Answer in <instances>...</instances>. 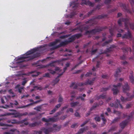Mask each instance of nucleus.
<instances>
[{"instance_id":"f257e3e1","label":"nucleus","mask_w":134,"mask_h":134,"mask_svg":"<svg viewBox=\"0 0 134 134\" xmlns=\"http://www.w3.org/2000/svg\"><path fill=\"white\" fill-rule=\"evenodd\" d=\"M40 50V48H37L28 51L22 56L15 58V60L16 61V63H18L24 61L29 60L35 57H38L39 55H36L35 56H32V55L33 53L37 52Z\"/></svg>"},{"instance_id":"f03ea898","label":"nucleus","mask_w":134,"mask_h":134,"mask_svg":"<svg viewBox=\"0 0 134 134\" xmlns=\"http://www.w3.org/2000/svg\"><path fill=\"white\" fill-rule=\"evenodd\" d=\"M81 36V35L80 34H77L76 35H75L72 36L70 38V39H71V40H69L68 41H65L64 42H61L60 44L57 46L56 48H58L60 46H64L67 43H68L69 42H71L73 41L76 38H78L80 36Z\"/></svg>"},{"instance_id":"7ed1b4c3","label":"nucleus","mask_w":134,"mask_h":134,"mask_svg":"<svg viewBox=\"0 0 134 134\" xmlns=\"http://www.w3.org/2000/svg\"><path fill=\"white\" fill-rule=\"evenodd\" d=\"M122 21L125 22V26L126 28H127L128 26L129 25L131 29H134V25L133 24H130L128 22H127L126 20L125 19H119L118 21V24L119 25L121 24V23Z\"/></svg>"},{"instance_id":"20e7f679","label":"nucleus","mask_w":134,"mask_h":134,"mask_svg":"<svg viewBox=\"0 0 134 134\" xmlns=\"http://www.w3.org/2000/svg\"><path fill=\"white\" fill-rule=\"evenodd\" d=\"M70 64L69 63H67L66 64V67L64 68L63 69V70L62 71V70L60 69V68H59L58 67H56L55 68V71L57 72H60L61 73V74H60V75L61 76L62 75L63 73L65 71V70L66 69V67H68L69 66Z\"/></svg>"},{"instance_id":"39448f33","label":"nucleus","mask_w":134,"mask_h":134,"mask_svg":"<svg viewBox=\"0 0 134 134\" xmlns=\"http://www.w3.org/2000/svg\"><path fill=\"white\" fill-rule=\"evenodd\" d=\"M120 85L121 84L119 83L117 86L115 85L113 86V88L112 89V90L114 94H116L118 92V89Z\"/></svg>"},{"instance_id":"423d86ee","label":"nucleus","mask_w":134,"mask_h":134,"mask_svg":"<svg viewBox=\"0 0 134 134\" xmlns=\"http://www.w3.org/2000/svg\"><path fill=\"white\" fill-rule=\"evenodd\" d=\"M26 114H20L18 113H17L16 111H15L14 113H9L8 114V115H14V117H17L21 116L24 115Z\"/></svg>"},{"instance_id":"0eeeda50","label":"nucleus","mask_w":134,"mask_h":134,"mask_svg":"<svg viewBox=\"0 0 134 134\" xmlns=\"http://www.w3.org/2000/svg\"><path fill=\"white\" fill-rule=\"evenodd\" d=\"M117 103L114 104H111L110 105L111 106L114 107L115 108H117L120 107V108H122V106L120 104L119 101L118 100H117Z\"/></svg>"},{"instance_id":"6e6552de","label":"nucleus","mask_w":134,"mask_h":134,"mask_svg":"<svg viewBox=\"0 0 134 134\" xmlns=\"http://www.w3.org/2000/svg\"><path fill=\"white\" fill-rule=\"evenodd\" d=\"M129 87L128 85V83H126L125 84V85L123 87V91L125 92L129 91Z\"/></svg>"},{"instance_id":"1a4fd4ad","label":"nucleus","mask_w":134,"mask_h":134,"mask_svg":"<svg viewBox=\"0 0 134 134\" xmlns=\"http://www.w3.org/2000/svg\"><path fill=\"white\" fill-rule=\"evenodd\" d=\"M18 131L16 130H12L10 131L9 132H5L4 134H17Z\"/></svg>"},{"instance_id":"9d476101","label":"nucleus","mask_w":134,"mask_h":134,"mask_svg":"<svg viewBox=\"0 0 134 134\" xmlns=\"http://www.w3.org/2000/svg\"><path fill=\"white\" fill-rule=\"evenodd\" d=\"M42 120L43 121L47 122L50 121H54L55 120L53 118H50L49 119H46L45 118H43L42 119Z\"/></svg>"},{"instance_id":"9b49d317","label":"nucleus","mask_w":134,"mask_h":134,"mask_svg":"<svg viewBox=\"0 0 134 134\" xmlns=\"http://www.w3.org/2000/svg\"><path fill=\"white\" fill-rule=\"evenodd\" d=\"M24 88V87H20V85L19 84L17 85L15 87V88H18L19 92L20 93H21L22 90H23Z\"/></svg>"},{"instance_id":"f8f14e48","label":"nucleus","mask_w":134,"mask_h":134,"mask_svg":"<svg viewBox=\"0 0 134 134\" xmlns=\"http://www.w3.org/2000/svg\"><path fill=\"white\" fill-rule=\"evenodd\" d=\"M66 59H62L61 60H59L58 62H57L55 63H54V64H53V65H54V64H60L61 65H63V63H64V61L63 60H66ZM51 66L52 65V64H51L50 65Z\"/></svg>"},{"instance_id":"ddd939ff","label":"nucleus","mask_w":134,"mask_h":134,"mask_svg":"<svg viewBox=\"0 0 134 134\" xmlns=\"http://www.w3.org/2000/svg\"><path fill=\"white\" fill-rule=\"evenodd\" d=\"M88 4L90 6H92L93 5V4L91 2L88 1L87 2L85 0H83L82 1V4Z\"/></svg>"},{"instance_id":"4468645a","label":"nucleus","mask_w":134,"mask_h":134,"mask_svg":"<svg viewBox=\"0 0 134 134\" xmlns=\"http://www.w3.org/2000/svg\"><path fill=\"white\" fill-rule=\"evenodd\" d=\"M99 31L97 29H96L94 30H92L91 32H89V31H88L87 32V33H95L97 32H98Z\"/></svg>"},{"instance_id":"2eb2a0df","label":"nucleus","mask_w":134,"mask_h":134,"mask_svg":"<svg viewBox=\"0 0 134 134\" xmlns=\"http://www.w3.org/2000/svg\"><path fill=\"white\" fill-rule=\"evenodd\" d=\"M34 89L39 90H40L42 89V88L41 86H35L34 87Z\"/></svg>"},{"instance_id":"dca6fc26","label":"nucleus","mask_w":134,"mask_h":134,"mask_svg":"<svg viewBox=\"0 0 134 134\" xmlns=\"http://www.w3.org/2000/svg\"><path fill=\"white\" fill-rule=\"evenodd\" d=\"M59 41V40H57L55 42L51 43V46H53L57 44V43Z\"/></svg>"},{"instance_id":"f3484780","label":"nucleus","mask_w":134,"mask_h":134,"mask_svg":"<svg viewBox=\"0 0 134 134\" xmlns=\"http://www.w3.org/2000/svg\"><path fill=\"white\" fill-rule=\"evenodd\" d=\"M61 105L60 104H59L58 105H56V106H55V108H54V109H53L52 111V113H53V112H54L55 110H56V109H55V108H57V109L58 108H59L60 106Z\"/></svg>"},{"instance_id":"a211bd4d","label":"nucleus","mask_w":134,"mask_h":134,"mask_svg":"<svg viewBox=\"0 0 134 134\" xmlns=\"http://www.w3.org/2000/svg\"><path fill=\"white\" fill-rule=\"evenodd\" d=\"M121 101L122 102H124L126 101L129 100V99H125L123 97H121Z\"/></svg>"},{"instance_id":"6ab92c4d","label":"nucleus","mask_w":134,"mask_h":134,"mask_svg":"<svg viewBox=\"0 0 134 134\" xmlns=\"http://www.w3.org/2000/svg\"><path fill=\"white\" fill-rule=\"evenodd\" d=\"M130 80L132 83H133L134 82V79L132 75L130 76Z\"/></svg>"},{"instance_id":"aec40b11","label":"nucleus","mask_w":134,"mask_h":134,"mask_svg":"<svg viewBox=\"0 0 134 134\" xmlns=\"http://www.w3.org/2000/svg\"><path fill=\"white\" fill-rule=\"evenodd\" d=\"M78 104V103L75 102L74 103H70V105L71 107H73L76 106Z\"/></svg>"},{"instance_id":"412c9836","label":"nucleus","mask_w":134,"mask_h":134,"mask_svg":"<svg viewBox=\"0 0 134 134\" xmlns=\"http://www.w3.org/2000/svg\"><path fill=\"white\" fill-rule=\"evenodd\" d=\"M59 80L58 79H55L53 82L52 83L53 85H54L55 84L57 83L59 81Z\"/></svg>"},{"instance_id":"4be33fe9","label":"nucleus","mask_w":134,"mask_h":134,"mask_svg":"<svg viewBox=\"0 0 134 134\" xmlns=\"http://www.w3.org/2000/svg\"><path fill=\"white\" fill-rule=\"evenodd\" d=\"M131 36V34L130 32H129V33L127 35L126 34L123 37L125 38H128L130 37Z\"/></svg>"},{"instance_id":"5701e85b","label":"nucleus","mask_w":134,"mask_h":134,"mask_svg":"<svg viewBox=\"0 0 134 134\" xmlns=\"http://www.w3.org/2000/svg\"><path fill=\"white\" fill-rule=\"evenodd\" d=\"M84 131H85L84 128L83 129H81L79 130V131L78 132V133H76V134H81Z\"/></svg>"},{"instance_id":"b1692460","label":"nucleus","mask_w":134,"mask_h":134,"mask_svg":"<svg viewBox=\"0 0 134 134\" xmlns=\"http://www.w3.org/2000/svg\"><path fill=\"white\" fill-rule=\"evenodd\" d=\"M10 104H11V105H5L4 107L3 106V108H9L10 107H12L13 106L12 105H13V104L12 103H10Z\"/></svg>"},{"instance_id":"393cba45","label":"nucleus","mask_w":134,"mask_h":134,"mask_svg":"<svg viewBox=\"0 0 134 134\" xmlns=\"http://www.w3.org/2000/svg\"><path fill=\"white\" fill-rule=\"evenodd\" d=\"M39 75V73L37 72H35L34 74H32V76L33 77L37 76Z\"/></svg>"},{"instance_id":"a878e982","label":"nucleus","mask_w":134,"mask_h":134,"mask_svg":"<svg viewBox=\"0 0 134 134\" xmlns=\"http://www.w3.org/2000/svg\"><path fill=\"white\" fill-rule=\"evenodd\" d=\"M126 123L124 122H123L120 124V126L122 128H123L124 127V126L126 125Z\"/></svg>"},{"instance_id":"bb28decb","label":"nucleus","mask_w":134,"mask_h":134,"mask_svg":"<svg viewBox=\"0 0 134 134\" xmlns=\"http://www.w3.org/2000/svg\"><path fill=\"white\" fill-rule=\"evenodd\" d=\"M34 109L36 110L37 111H40L41 109V107L40 106L37 107L35 108Z\"/></svg>"},{"instance_id":"cd10ccee","label":"nucleus","mask_w":134,"mask_h":134,"mask_svg":"<svg viewBox=\"0 0 134 134\" xmlns=\"http://www.w3.org/2000/svg\"><path fill=\"white\" fill-rule=\"evenodd\" d=\"M95 120L97 121H99L100 120V118L99 117L97 116L95 118Z\"/></svg>"},{"instance_id":"c85d7f7f","label":"nucleus","mask_w":134,"mask_h":134,"mask_svg":"<svg viewBox=\"0 0 134 134\" xmlns=\"http://www.w3.org/2000/svg\"><path fill=\"white\" fill-rule=\"evenodd\" d=\"M63 100V98L61 97V96H59V98L58 102H61Z\"/></svg>"},{"instance_id":"c756f323","label":"nucleus","mask_w":134,"mask_h":134,"mask_svg":"<svg viewBox=\"0 0 134 134\" xmlns=\"http://www.w3.org/2000/svg\"><path fill=\"white\" fill-rule=\"evenodd\" d=\"M44 76L47 77H50V75L49 73H47L45 74Z\"/></svg>"},{"instance_id":"7c9ffc66","label":"nucleus","mask_w":134,"mask_h":134,"mask_svg":"<svg viewBox=\"0 0 134 134\" xmlns=\"http://www.w3.org/2000/svg\"><path fill=\"white\" fill-rule=\"evenodd\" d=\"M48 70L50 71V73L52 74H54L55 73V71L49 69Z\"/></svg>"},{"instance_id":"2f4dec72","label":"nucleus","mask_w":134,"mask_h":134,"mask_svg":"<svg viewBox=\"0 0 134 134\" xmlns=\"http://www.w3.org/2000/svg\"><path fill=\"white\" fill-rule=\"evenodd\" d=\"M75 116L77 117H80V115L77 112H76V113L75 114Z\"/></svg>"},{"instance_id":"473e14b6","label":"nucleus","mask_w":134,"mask_h":134,"mask_svg":"<svg viewBox=\"0 0 134 134\" xmlns=\"http://www.w3.org/2000/svg\"><path fill=\"white\" fill-rule=\"evenodd\" d=\"M32 104H30L28 105H25V106H21V107H20V108H25L26 107H27L29 105H31Z\"/></svg>"},{"instance_id":"72a5a7b5","label":"nucleus","mask_w":134,"mask_h":134,"mask_svg":"<svg viewBox=\"0 0 134 134\" xmlns=\"http://www.w3.org/2000/svg\"><path fill=\"white\" fill-rule=\"evenodd\" d=\"M6 100H8L10 98V97L9 96H7V97H4Z\"/></svg>"},{"instance_id":"f704fd0d","label":"nucleus","mask_w":134,"mask_h":134,"mask_svg":"<svg viewBox=\"0 0 134 134\" xmlns=\"http://www.w3.org/2000/svg\"><path fill=\"white\" fill-rule=\"evenodd\" d=\"M77 126V124H74L71 125V127L72 128H74Z\"/></svg>"},{"instance_id":"c9c22d12","label":"nucleus","mask_w":134,"mask_h":134,"mask_svg":"<svg viewBox=\"0 0 134 134\" xmlns=\"http://www.w3.org/2000/svg\"><path fill=\"white\" fill-rule=\"evenodd\" d=\"M27 82V81L26 80H25L23 81L22 83V85H25V84Z\"/></svg>"},{"instance_id":"e433bc0d","label":"nucleus","mask_w":134,"mask_h":134,"mask_svg":"<svg viewBox=\"0 0 134 134\" xmlns=\"http://www.w3.org/2000/svg\"><path fill=\"white\" fill-rule=\"evenodd\" d=\"M102 120H103V123L104 124L105 123V121H106V119L104 118H102Z\"/></svg>"},{"instance_id":"4c0bfd02","label":"nucleus","mask_w":134,"mask_h":134,"mask_svg":"<svg viewBox=\"0 0 134 134\" xmlns=\"http://www.w3.org/2000/svg\"><path fill=\"white\" fill-rule=\"evenodd\" d=\"M70 111L71 112H72L73 111V109L72 108H70L69 109V110L68 111V112Z\"/></svg>"},{"instance_id":"58836bf2","label":"nucleus","mask_w":134,"mask_h":134,"mask_svg":"<svg viewBox=\"0 0 134 134\" xmlns=\"http://www.w3.org/2000/svg\"><path fill=\"white\" fill-rule=\"evenodd\" d=\"M1 101L2 103H3V104L5 102L3 100V99L2 98H1Z\"/></svg>"},{"instance_id":"ea45409f","label":"nucleus","mask_w":134,"mask_h":134,"mask_svg":"<svg viewBox=\"0 0 134 134\" xmlns=\"http://www.w3.org/2000/svg\"><path fill=\"white\" fill-rule=\"evenodd\" d=\"M121 15L122 14H121V13H118V15H117L118 17H119L121 16Z\"/></svg>"},{"instance_id":"a19ab883","label":"nucleus","mask_w":134,"mask_h":134,"mask_svg":"<svg viewBox=\"0 0 134 134\" xmlns=\"http://www.w3.org/2000/svg\"><path fill=\"white\" fill-rule=\"evenodd\" d=\"M68 36L67 35H64L62 36H61L60 37L61 38H64L66 37H67Z\"/></svg>"},{"instance_id":"79ce46f5","label":"nucleus","mask_w":134,"mask_h":134,"mask_svg":"<svg viewBox=\"0 0 134 134\" xmlns=\"http://www.w3.org/2000/svg\"><path fill=\"white\" fill-rule=\"evenodd\" d=\"M90 75L91 74L90 73H88L86 75V76H90Z\"/></svg>"},{"instance_id":"37998d69","label":"nucleus","mask_w":134,"mask_h":134,"mask_svg":"<svg viewBox=\"0 0 134 134\" xmlns=\"http://www.w3.org/2000/svg\"><path fill=\"white\" fill-rule=\"evenodd\" d=\"M44 131L46 134H47V133L49 131L48 130H45Z\"/></svg>"},{"instance_id":"c03bdc74","label":"nucleus","mask_w":134,"mask_h":134,"mask_svg":"<svg viewBox=\"0 0 134 134\" xmlns=\"http://www.w3.org/2000/svg\"><path fill=\"white\" fill-rule=\"evenodd\" d=\"M131 106V105L130 104H127L126 105V108H128L130 107Z\"/></svg>"},{"instance_id":"a18cd8bd","label":"nucleus","mask_w":134,"mask_h":134,"mask_svg":"<svg viewBox=\"0 0 134 134\" xmlns=\"http://www.w3.org/2000/svg\"><path fill=\"white\" fill-rule=\"evenodd\" d=\"M48 93L49 94H51L52 93V92L50 91H48Z\"/></svg>"},{"instance_id":"49530a36","label":"nucleus","mask_w":134,"mask_h":134,"mask_svg":"<svg viewBox=\"0 0 134 134\" xmlns=\"http://www.w3.org/2000/svg\"><path fill=\"white\" fill-rule=\"evenodd\" d=\"M121 34H118L117 35V36L118 37H120L121 36Z\"/></svg>"},{"instance_id":"de8ad7c7","label":"nucleus","mask_w":134,"mask_h":134,"mask_svg":"<svg viewBox=\"0 0 134 134\" xmlns=\"http://www.w3.org/2000/svg\"><path fill=\"white\" fill-rule=\"evenodd\" d=\"M79 98H80L82 100H84V98L82 97H80Z\"/></svg>"},{"instance_id":"09e8293b","label":"nucleus","mask_w":134,"mask_h":134,"mask_svg":"<svg viewBox=\"0 0 134 134\" xmlns=\"http://www.w3.org/2000/svg\"><path fill=\"white\" fill-rule=\"evenodd\" d=\"M67 108V107L65 106L62 109V111L64 109H66Z\"/></svg>"},{"instance_id":"8fccbe9b","label":"nucleus","mask_w":134,"mask_h":134,"mask_svg":"<svg viewBox=\"0 0 134 134\" xmlns=\"http://www.w3.org/2000/svg\"><path fill=\"white\" fill-rule=\"evenodd\" d=\"M107 77V76L105 75H103L102 76V77L103 78H106Z\"/></svg>"},{"instance_id":"3c124183","label":"nucleus","mask_w":134,"mask_h":134,"mask_svg":"<svg viewBox=\"0 0 134 134\" xmlns=\"http://www.w3.org/2000/svg\"><path fill=\"white\" fill-rule=\"evenodd\" d=\"M86 122H84V123L83 124H82L81 125V127H82L86 123Z\"/></svg>"},{"instance_id":"603ef678","label":"nucleus","mask_w":134,"mask_h":134,"mask_svg":"<svg viewBox=\"0 0 134 134\" xmlns=\"http://www.w3.org/2000/svg\"><path fill=\"white\" fill-rule=\"evenodd\" d=\"M130 2L131 3L134 4V0H132V2L130 1Z\"/></svg>"},{"instance_id":"864d4df0","label":"nucleus","mask_w":134,"mask_h":134,"mask_svg":"<svg viewBox=\"0 0 134 134\" xmlns=\"http://www.w3.org/2000/svg\"><path fill=\"white\" fill-rule=\"evenodd\" d=\"M9 92L10 93H11L12 94H13V93L12 92V90H10L9 91Z\"/></svg>"},{"instance_id":"5fc2aeb1","label":"nucleus","mask_w":134,"mask_h":134,"mask_svg":"<svg viewBox=\"0 0 134 134\" xmlns=\"http://www.w3.org/2000/svg\"><path fill=\"white\" fill-rule=\"evenodd\" d=\"M35 98L36 99H39L40 98V97L39 96H36L35 97Z\"/></svg>"},{"instance_id":"6e6d98bb","label":"nucleus","mask_w":134,"mask_h":134,"mask_svg":"<svg viewBox=\"0 0 134 134\" xmlns=\"http://www.w3.org/2000/svg\"><path fill=\"white\" fill-rule=\"evenodd\" d=\"M74 3H71V6H72V7H74V6H73V5H74Z\"/></svg>"},{"instance_id":"4d7b16f0","label":"nucleus","mask_w":134,"mask_h":134,"mask_svg":"<svg viewBox=\"0 0 134 134\" xmlns=\"http://www.w3.org/2000/svg\"><path fill=\"white\" fill-rule=\"evenodd\" d=\"M28 95H27V96H22V97H21V98H23L24 97H28Z\"/></svg>"},{"instance_id":"13d9d810","label":"nucleus","mask_w":134,"mask_h":134,"mask_svg":"<svg viewBox=\"0 0 134 134\" xmlns=\"http://www.w3.org/2000/svg\"><path fill=\"white\" fill-rule=\"evenodd\" d=\"M96 50H94L92 51V54H93V52H96Z\"/></svg>"},{"instance_id":"bf43d9fd","label":"nucleus","mask_w":134,"mask_h":134,"mask_svg":"<svg viewBox=\"0 0 134 134\" xmlns=\"http://www.w3.org/2000/svg\"><path fill=\"white\" fill-rule=\"evenodd\" d=\"M40 102L39 101H36V102H34L33 103L34 104H35V103H37L38 102Z\"/></svg>"},{"instance_id":"052dcab7","label":"nucleus","mask_w":134,"mask_h":134,"mask_svg":"<svg viewBox=\"0 0 134 134\" xmlns=\"http://www.w3.org/2000/svg\"><path fill=\"white\" fill-rule=\"evenodd\" d=\"M105 96H100V98H105Z\"/></svg>"},{"instance_id":"680f3d73","label":"nucleus","mask_w":134,"mask_h":134,"mask_svg":"<svg viewBox=\"0 0 134 134\" xmlns=\"http://www.w3.org/2000/svg\"><path fill=\"white\" fill-rule=\"evenodd\" d=\"M37 133L38 134H42V132L41 131H39V132H38Z\"/></svg>"},{"instance_id":"e2e57ef3","label":"nucleus","mask_w":134,"mask_h":134,"mask_svg":"<svg viewBox=\"0 0 134 134\" xmlns=\"http://www.w3.org/2000/svg\"><path fill=\"white\" fill-rule=\"evenodd\" d=\"M70 24V22H66L65 23V24H68V25Z\"/></svg>"},{"instance_id":"0e129e2a","label":"nucleus","mask_w":134,"mask_h":134,"mask_svg":"<svg viewBox=\"0 0 134 134\" xmlns=\"http://www.w3.org/2000/svg\"><path fill=\"white\" fill-rule=\"evenodd\" d=\"M107 111L108 112H109L110 111V109L109 108H108L107 109Z\"/></svg>"},{"instance_id":"69168bd1","label":"nucleus","mask_w":134,"mask_h":134,"mask_svg":"<svg viewBox=\"0 0 134 134\" xmlns=\"http://www.w3.org/2000/svg\"><path fill=\"white\" fill-rule=\"evenodd\" d=\"M15 102H16V103H15V105H18V102H17L16 101H15Z\"/></svg>"},{"instance_id":"338daca9","label":"nucleus","mask_w":134,"mask_h":134,"mask_svg":"<svg viewBox=\"0 0 134 134\" xmlns=\"http://www.w3.org/2000/svg\"><path fill=\"white\" fill-rule=\"evenodd\" d=\"M108 89V88H105L104 89V90L105 91H106Z\"/></svg>"},{"instance_id":"774afa93","label":"nucleus","mask_w":134,"mask_h":134,"mask_svg":"<svg viewBox=\"0 0 134 134\" xmlns=\"http://www.w3.org/2000/svg\"><path fill=\"white\" fill-rule=\"evenodd\" d=\"M98 65H99V64L98 63L97 64V65H96V66L97 67H99V66H98Z\"/></svg>"}]
</instances>
